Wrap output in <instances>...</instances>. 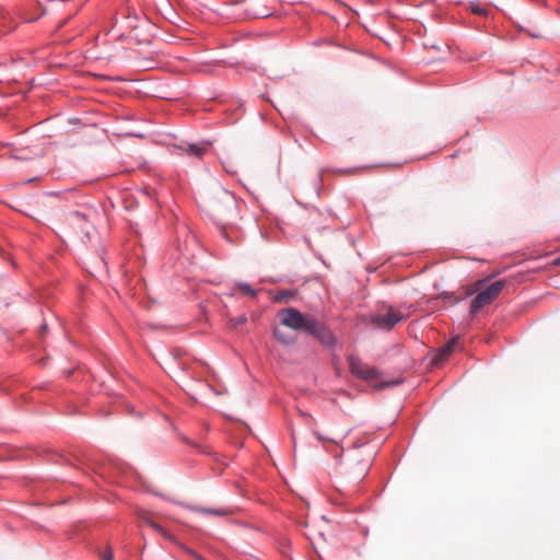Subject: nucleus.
Instances as JSON below:
<instances>
[{"instance_id": "nucleus-1", "label": "nucleus", "mask_w": 560, "mask_h": 560, "mask_svg": "<svg viewBox=\"0 0 560 560\" xmlns=\"http://www.w3.org/2000/svg\"><path fill=\"white\" fill-rule=\"evenodd\" d=\"M280 324L296 331H305L319 341L323 346L335 347L336 337L315 316L304 315L293 307L278 312Z\"/></svg>"}, {"instance_id": "nucleus-2", "label": "nucleus", "mask_w": 560, "mask_h": 560, "mask_svg": "<svg viewBox=\"0 0 560 560\" xmlns=\"http://www.w3.org/2000/svg\"><path fill=\"white\" fill-rule=\"evenodd\" d=\"M409 314H404L400 310L388 306L384 313L372 315L370 323L380 329L390 330L400 322L406 320Z\"/></svg>"}, {"instance_id": "nucleus-3", "label": "nucleus", "mask_w": 560, "mask_h": 560, "mask_svg": "<svg viewBox=\"0 0 560 560\" xmlns=\"http://www.w3.org/2000/svg\"><path fill=\"white\" fill-rule=\"evenodd\" d=\"M506 285L505 280H499L491 283L485 290H481L471 302L470 313L477 314L482 307L491 304Z\"/></svg>"}, {"instance_id": "nucleus-4", "label": "nucleus", "mask_w": 560, "mask_h": 560, "mask_svg": "<svg viewBox=\"0 0 560 560\" xmlns=\"http://www.w3.org/2000/svg\"><path fill=\"white\" fill-rule=\"evenodd\" d=\"M348 363L350 372L361 380L373 381L380 376V371L376 368L365 364L355 355H349Z\"/></svg>"}, {"instance_id": "nucleus-5", "label": "nucleus", "mask_w": 560, "mask_h": 560, "mask_svg": "<svg viewBox=\"0 0 560 560\" xmlns=\"http://www.w3.org/2000/svg\"><path fill=\"white\" fill-rule=\"evenodd\" d=\"M177 148L180 154H185L194 159H201L205 154L211 151L212 142L209 140H201L199 142L185 143Z\"/></svg>"}, {"instance_id": "nucleus-6", "label": "nucleus", "mask_w": 560, "mask_h": 560, "mask_svg": "<svg viewBox=\"0 0 560 560\" xmlns=\"http://www.w3.org/2000/svg\"><path fill=\"white\" fill-rule=\"evenodd\" d=\"M137 516L138 518L149 525L151 528H153L154 530H156L158 533H160L163 537L167 538V539H172V536L165 530V528H163L162 526H160L152 517L151 513L145 511V510H139L137 511Z\"/></svg>"}, {"instance_id": "nucleus-7", "label": "nucleus", "mask_w": 560, "mask_h": 560, "mask_svg": "<svg viewBox=\"0 0 560 560\" xmlns=\"http://www.w3.org/2000/svg\"><path fill=\"white\" fill-rule=\"evenodd\" d=\"M66 222L74 231H80L85 234L88 233L85 230V228L88 226V222L83 214L79 212H72L69 215H67Z\"/></svg>"}, {"instance_id": "nucleus-8", "label": "nucleus", "mask_w": 560, "mask_h": 560, "mask_svg": "<svg viewBox=\"0 0 560 560\" xmlns=\"http://www.w3.org/2000/svg\"><path fill=\"white\" fill-rule=\"evenodd\" d=\"M457 345V338L451 339L445 346H443L435 358L433 359L434 365H441L443 364L450 357V354L454 351L455 347Z\"/></svg>"}, {"instance_id": "nucleus-9", "label": "nucleus", "mask_w": 560, "mask_h": 560, "mask_svg": "<svg viewBox=\"0 0 560 560\" xmlns=\"http://www.w3.org/2000/svg\"><path fill=\"white\" fill-rule=\"evenodd\" d=\"M273 336L279 342H281L283 345H292L295 342V339L293 336H291L290 334L283 331L282 329L278 328V327H276L273 329Z\"/></svg>"}, {"instance_id": "nucleus-10", "label": "nucleus", "mask_w": 560, "mask_h": 560, "mask_svg": "<svg viewBox=\"0 0 560 560\" xmlns=\"http://www.w3.org/2000/svg\"><path fill=\"white\" fill-rule=\"evenodd\" d=\"M469 10L471 11V13L480 16H487L489 13V9L479 1L470 2Z\"/></svg>"}, {"instance_id": "nucleus-11", "label": "nucleus", "mask_w": 560, "mask_h": 560, "mask_svg": "<svg viewBox=\"0 0 560 560\" xmlns=\"http://www.w3.org/2000/svg\"><path fill=\"white\" fill-rule=\"evenodd\" d=\"M194 510L198 513L205 515H225L226 511L221 509H206V508H194Z\"/></svg>"}, {"instance_id": "nucleus-12", "label": "nucleus", "mask_w": 560, "mask_h": 560, "mask_svg": "<svg viewBox=\"0 0 560 560\" xmlns=\"http://www.w3.org/2000/svg\"><path fill=\"white\" fill-rule=\"evenodd\" d=\"M246 320H247L246 316H245V315H242V316H238V317H236V318H231V319L229 320V325H230V327H231V328H236V327H238L240 325L245 324V323H246Z\"/></svg>"}, {"instance_id": "nucleus-13", "label": "nucleus", "mask_w": 560, "mask_h": 560, "mask_svg": "<svg viewBox=\"0 0 560 560\" xmlns=\"http://www.w3.org/2000/svg\"><path fill=\"white\" fill-rule=\"evenodd\" d=\"M102 560H114V551L113 548L107 545L106 549L100 553Z\"/></svg>"}, {"instance_id": "nucleus-14", "label": "nucleus", "mask_w": 560, "mask_h": 560, "mask_svg": "<svg viewBox=\"0 0 560 560\" xmlns=\"http://www.w3.org/2000/svg\"><path fill=\"white\" fill-rule=\"evenodd\" d=\"M238 288H240V290L242 291V293H244V294H246V295H252V296L256 295L255 290H253V289L250 288V285H249V284H247V283H240V284H238Z\"/></svg>"}, {"instance_id": "nucleus-15", "label": "nucleus", "mask_w": 560, "mask_h": 560, "mask_svg": "<svg viewBox=\"0 0 560 560\" xmlns=\"http://www.w3.org/2000/svg\"><path fill=\"white\" fill-rule=\"evenodd\" d=\"M313 432H314L315 436L317 438V440H319L322 442L328 441V442H331V443H337V441L335 439L326 436V435H324L323 433H320L317 430H314Z\"/></svg>"}, {"instance_id": "nucleus-16", "label": "nucleus", "mask_w": 560, "mask_h": 560, "mask_svg": "<svg viewBox=\"0 0 560 560\" xmlns=\"http://www.w3.org/2000/svg\"><path fill=\"white\" fill-rule=\"evenodd\" d=\"M290 296H291V294H290L289 292L283 291V292H281V293L277 296V300H278V301H281V300L287 299V298H290Z\"/></svg>"}, {"instance_id": "nucleus-17", "label": "nucleus", "mask_w": 560, "mask_h": 560, "mask_svg": "<svg viewBox=\"0 0 560 560\" xmlns=\"http://www.w3.org/2000/svg\"><path fill=\"white\" fill-rule=\"evenodd\" d=\"M190 553H191L194 557H196L198 560H203V559H202V558H200L196 552L190 551Z\"/></svg>"}, {"instance_id": "nucleus-18", "label": "nucleus", "mask_w": 560, "mask_h": 560, "mask_svg": "<svg viewBox=\"0 0 560 560\" xmlns=\"http://www.w3.org/2000/svg\"><path fill=\"white\" fill-rule=\"evenodd\" d=\"M555 264L560 266V256L556 258Z\"/></svg>"}, {"instance_id": "nucleus-19", "label": "nucleus", "mask_w": 560, "mask_h": 560, "mask_svg": "<svg viewBox=\"0 0 560 560\" xmlns=\"http://www.w3.org/2000/svg\"><path fill=\"white\" fill-rule=\"evenodd\" d=\"M482 282L483 281H478L475 285L479 288V287H481Z\"/></svg>"}, {"instance_id": "nucleus-20", "label": "nucleus", "mask_w": 560, "mask_h": 560, "mask_svg": "<svg viewBox=\"0 0 560 560\" xmlns=\"http://www.w3.org/2000/svg\"><path fill=\"white\" fill-rule=\"evenodd\" d=\"M347 434H348V431H345V432L341 434V439H343Z\"/></svg>"}]
</instances>
